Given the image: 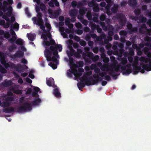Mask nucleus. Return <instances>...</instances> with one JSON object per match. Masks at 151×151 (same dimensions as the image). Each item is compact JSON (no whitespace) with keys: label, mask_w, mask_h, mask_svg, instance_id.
I'll return each mask as SVG.
<instances>
[{"label":"nucleus","mask_w":151,"mask_h":151,"mask_svg":"<svg viewBox=\"0 0 151 151\" xmlns=\"http://www.w3.org/2000/svg\"><path fill=\"white\" fill-rule=\"evenodd\" d=\"M40 7L42 11L44 10L45 9V6L43 4L40 3Z\"/></svg>","instance_id":"obj_42"},{"label":"nucleus","mask_w":151,"mask_h":151,"mask_svg":"<svg viewBox=\"0 0 151 151\" xmlns=\"http://www.w3.org/2000/svg\"><path fill=\"white\" fill-rule=\"evenodd\" d=\"M80 19V21L82 22V23L84 25H86L88 24V21L87 20L84 19L83 18H81V19Z\"/></svg>","instance_id":"obj_36"},{"label":"nucleus","mask_w":151,"mask_h":151,"mask_svg":"<svg viewBox=\"0 0 151 151\" xmlns=\"http://www.w3.org/2000/svg\"><path fill=\"white\" fill-rule=\"evenodd\" d=\"M70 50H67V53L68 56H73L74 55V50L71 48V47L69 48Z\"/></svg>","instance_id":"obj_27"},{"label":"nucleus","mask_w":151,"mask_h":151,"mask_svg":"<svg viewBox=\"0 0 151 151\" xmlns=\"http://www.w3.org/2000/svg\"><path fill=\"white\" fill-rule=\"evenodd\" d=\"M127 33L126 31H122L120 32L119 34L121 35L124 36L127 35Z\"/></svg>","instance_id":"obj_46"},{"label":"nucleus","mask_w":151,"mask_h":151,"mask_svg":"<svg viewBox=\"0 0 151 151\" xmlns=\"http://www.w3.org/2000/svg\"><path fill=\"white\" fill-rule=\"evenodd\" d=\"M12 84V82L11 81H8L5 82L4 86H8Z\"/></svg>","instance_id":"obj_40"},{"label":"nucleus","mask_w":151,"mask_h":151,"mask_svg":"<svg viewBox=\"0 0 151 151\" xmlns=\"http://www.w3.org/2000/svg\"><path fill=\"white\" fill-rule=\"evenodd\" d=\"M19 24L16 22L12 26L10 32L11 35H12V37L9 40V41L10 42H14L17 38L16 33L13 29H14L16 31H17L19 29Z\"/></svg>","instance_id":"obj_7"},{"label":"nucleus","mask_w":151,"mask_h":151,"mask_svg":"<svg viewBox=\"0 0 151 151\" xmlns=\"http://www.w3.org/2000/svg\"><path fill=\"white\" fill-rule=\"evenodd\" d=\"M137 55H141L142 54V52L139 50V48L138 50H137Z\"/></svg>","instance_id":"obj_59"},{"label":"nucleus","mask_w":151,"mask_h":151,"mask_svg":"<svg viewBox=\"0 0 151 151\" xmlns=\"http://www.w3.org/2000/svg\"><path fill=\"white\" fill-rule=\"evenodd\" d=\"M69 62L70 67L71 68L72 71L75 77L76 78L80 77L81 76V73H78L76 71V69H75L76 68V64L73 63V58H69Z\"/></svg>","instance_id":"obj_11"},{"label":"nucleus","mask_w":151,"mask_h":151,"mask_svg":"<svg viewBox=\"0 0 151 151\" xmlns=\"http://www.w3.org/2000/svg\"><path fill=\"white\" fill-rule=\"evenodd\" d=\"M106 22H107L106 24H105L104 22H102L101 23V25L105 30H106L107 29L111 30L109 32L108 34L110 36H112L114 35V33L112 30H113V28L112 26L109 25L110 20L107 19Z\"/></svg>","instance_id":"obj_10"},{"label":"nucleus","mask_w":151,"mask_h":151,"mask_svg":"<svg viewBox=\"0 0 151 151\" xmlns=\"http://www.w3.org/2000/svg\"><path fill=\"white\" fill-rule=\"evenodd\" d=\"M137 28L136 27H134V28H132V29H131V31L130 32L129 31V32H130V33H132V32H136L137 31Z\"/></svg>","instance_id":"obj_57"},{"label":"nucleus","mask_w":151,"mask_h":151,"mask_svg":"<svg viewBox=\"0 0 151 151\" xmlns=\"http://www.w3.org/2000/svg\"><path fill=\"white\" fill-rule=\"evenodd\" d=\"M16 55L17 57H22L24 55V53L23 52H22L21 51H19L16 53Z\"/></svg>","instance_id":"obj_38"},{"label":"nucleus","mask_w":151,"mask_h":151,"mask_svg":"<svg viewBox=\"0 0 151 151\" xmlns=\"http://www.w3.org/2000/svg\"><path fill=\"white\" fill-rule=\"evenodd\" d=\"M46 1H49L48 4L50 7L54 6V4L57 6H59V3L57 0H46Z\"/></svg>","instance_id":"obj_15"},{"label":"nucleus","mask_w":151,"mask_h":151,"mask_svg":"<svg viewBox=\"0 0 151 151\" xmlns=\"http://www.w3.org/2000/svg\"><path fill=\"white\" fill-rule=\"evenodd\" d=\"M137 3L136 0H130L128 1V4L131 6H135Z\"/></svg>","instance_id":"obj_31"},{"label":"nucleus","mask_w":151,"mask_h":151,"mask_svg":"<svg viewBox=\"0 0 151 151\" xmlns=\"http://www.w3.org/2000/svg\"><path fill=\"white\" fill-rule=\"evenodd\" d=\"M12 91L17 94H20L22 93V91L21 90H14L12 89Z\"/></svg>","instance_id":"obj_44"},{"label":"nucleus","mask_w":151,"mask_h":151,"mask_svg":"<svg viewBox=\"0 0 151 151\" xmlns=\"http://www.w3.org/2000/svg\"><path fill=\"white\" fill-rule=\"evenodd\" d=\"M65 23L66 25H68L70 23V19L69 18H66L65 20Z\"/></svg>","instance_id":"obj_47"},{"label":"nucleus","mask_w":151,"mask_h":151,"mask_svg":"<svg viewBox=\"0 0 151 151\" xmlns=\"http://www.w3.org/2000/svg\"><path fill=\"white\" fill-rule=\"evenodd\" d=\"M6 70L1 66L0 65V72L2 73H5L6 72Z\"/></svg>","instance_id":"obj_39"},{"label":"nucleus","mask_w":151,"mask_h":151,"mask_svg":"<svg viewBox=\"0 0 151 151\" xmlns=\"http://www.w3.org/2000/svg\"><path fill=\"white\" fill-rule=\"evenodd\" d=\"M140 10L139 9H136L134 11L135 13L136 14L138 15L140 13Z\"/></svg>","instance_id":"obj_50"},{"label":"nucleus","mask_w":151,"mask_h":151,"mask_svg":"<svg viewBox=\"0 0 151 151\" xmlns=\"http://www.w3.org/2000/svg\"><path fill=\"white\" fill-rule=\"evenodd\" d=\"M74 39L76 41H79L80 40V38L78 37V36H75L74 37Z\"/></svg>","instance_id":"obj_62"},{"label":"nucleus","mask_w":151,"mask_h":151,"mask_svg":"<svg viewBox=\"0 0 151 151\" xmlns=\"http://www.w3.org/2000/svg\"><path fill=\"white\" fill-rule=\"evenodd\" d=\"M93 54L92 53H87V56L90 58H91L93 61L95 62L98 60L99 58V56L98 55H96L93 57Z\"/></svg>","instance_id":"obj_21"},{"label":"nucleus","mask_w":151,"mask_h":151,"mask_svg":"<svg viewBox=\"0 0 151 151\" xmlns=\"http://www.w3.org/2000/svg\"><path fill=\"white\" fill-rule=\"evenodd\" d=\"M127 62V59L126 58H123L122 59V63L123 65L125 64Z\"/></svg>","instance_id":"obj_45"},{"label":"nucleus","mask_w":151,"mask_h":151,"mask_svg":"<svg viewBox=\"0 0 151 151\" xmlns=\"http://www.w3.org/2000/svg\"><path fill=\"white\" fill-rule=\"evenodd\" d=\"M21 62L22 63L26 64L27 63V61L25 59L23 58L21 60Z\"/></svg>","instance_id":"obj_60"},{"label":"nucleus","mask_w":151,"mask_h":151,"mask_svg":"<svg viewBox=\"0 0 151 151\" xmlns=\"http://www.w3.org/2000/svg\"><path fill=\"white\" fill-rule=\"evenodd\" d=\"M4 35V37L6 39L9 38L10 36V35L9 32L4 33V32L3 30H0V35Z\"/></svg>","instance_id":"obj_26"},{"label":"nucleus","mask_w":151,"mask_h":151,"mask_svg":"<svg viewBox=\"0 0 151 151\" xmlns=\"http://www.w3.org/2000/svg\"><path fill=\"white\" fill-rule=\"evenodd\" d=\"M87 17L89 20H91L92 18L90 12L88 11L86 14Z\"/></svg>","instance_id":"obj_41"},{"label":"nucleus","mask_w":151,"mask_h":151,"mask_svg":"<svg viewBox=\"0 0 151 151\" xmlns=\"http://www.w3.org/2000/svg\"><path fill=\"white\" fill-rule=\"evenodd\" d=\"M60 11L61 10L59 8L57 10L54 12H53L52 10H49V13L50 14V17L52 18H55L59 15Z\"/></svg>","instance_id":"obj_13"},{"label":"nucleus","mask_w":151,"mask_h":151,"mask_svg":"<svg viewBox=\"0 0 151 151\" xmlns=\"http://www.w3.org/2000/svg\"><path fill=\"white\" fill-rule=\"evenodd\" d=\"M87 9L86 8L83 7L80 9V14L78 15V19H81L82 17V16L84 14L85 12L87 11Z\"/></svg>","instance_id":"obj_20"},{"label":"nucleus","mask_w":151,"mask_h":151,"mask_svg":"<svg viewBox=\"0 0 151 151\" xmlns=\"http://www.w3.org/2000/svg\"><path fill=\"white\" fill-rule=\"evenodd\" d=\"M27 36L28 39L32 41H33L35 37V35L34 33H28L27 34Z\"/></svg>","instance_id":"obj_24"},{"label":"nucleus","mask_w":151,"mask_h":151,"mask_svg":"<svg viewBox=\"0 0 151 151\" xmlns=\"http://www.w3.org/2000/svg\"><path fill=\"white\" fill-rule=\"evenodd\" d=\"M2 52H0V58L1 63L2 64H4V65L5 67L6 68L10 67V65H10L9 63H6L4 58L2 56Z\"/></svg>","instance_id":"obj_16"},{"label":"nucleus","mask_w":151,"mask_h":151,"mask_svg":"<svg viewBox=\"0 0 151 151\" xmlns=\"http://www.w3.org/2000/svg\"><path fill=\"white\" fill-rule=\"evenodd\" d=\"M118 5L117 4H115L114 7L112 8L111 10L113 12H116L117 10Z\"/></svg>","instance_id":"obj_35"},{"label":"nucleus","mask_w":151,"mask_h":151,"mask_svg":"<svg viewBox=\"0 0 151 151\" xmlns=\"http://www.w3.org/2000/svg\"><path fill=\"white\" fill-rule=\"evenodd\" d=\"M105 19V15L104 14L101 15L100 17V19L101 20L104 21Z\"/></svg>","instance_id":"obj_54"},{"label":"nucleus","mask_w":151,"mask_h":151,"mask_svg":"<svg viewBox=\"0 0 151 151\" xmlns=\"http://www.w3.org/2000/svg\"><path fill=\"white\" fill-rule=\"evenodd\" d=\"M77 13V11L75 9H73V10H71L70 12V16L71 17H72L73 19L71 20L72 22H74L75 21V16L76 15Z\"/></svg>","instance_id":"obj_17"},{"label":"nucleus","mask_w":151,"mask_h":151,"mask_svg":"<svg viewBox=\"0 0 151 151\" xmlns=\"http://www.w3.org/2000/svg\"><path fill=\"white\" fill-rule=\"evenodd\" d=\"M71 4L73 7H75L77 5V3L76 1H74L71 3Z\"/></svg>","instance_id":"obj_48"},{"label":"nucleus","mask_w":151,"mask_h":151,"mask_svg":"<svg viewBox=\"0 0 151 151\" xmlns=\"http://www.w3.org/2000/svg\"><path fill=\"white\" fill-rule=\"evenodd\" d=\"M97 27V26L94 24H93L91 25V28L93 30H94L96 29Z\"/></svg>","instance_id":"obj_51"},{"label":"nucleus","mask_w":151,"mask_h":151,"mask_svg":"<svg viewBox=\"0 0 151 151\" xmlns=\"http://www.w3.org/2000/svg\"><path fill=\"white\" fill-rule=\"evenodd\" d=\"M9 22L8 21L7 23L4 24V27L6 28H8L9 27Z\"/></svg>","instance_id":"obj_61"},{"label":"nucleus","mask_w":151,"mask_h":151,"mask_svg":"<svg viewBox=\"0 0 151 151\" xmlns=\"http://www.w3.org/2000/svg\"><path fill=\"white\" fill-rule=\"evenodd\" d=\"M138 60L141 62H142L145 63L150 60L149 58H146L144 57H142L139 58L138 57L136 56L134 58V63L133 65L134 68L138 70V71H140L142 73H144V69L148 71L151 70V61L150 62L148 65H145L143 63H142L140 64V67H137V65Z\"/></svg>","instance_id":"obj_3"},{"label":"nucleus","mask_w":151,"mask_h":151,"mask_svg":"<svg viewBox=\"0 0 151 151\" xmlns=\"http://www.w3.org/2000/svg\"><path fill=\"white\" fill-rule=\"evenodd\" d=\"M54 93L56 97H59L60 96V93L57 89L55 88V89Z\"/></svg>","instance_id":"obj_34"},{"label":"nucleus","mask_w":151,"mask_h":151,"mask_svg":"<svg viewBox=\"0 0 151 151\" xmlns=\"http://www.w3.org/2000/svg\"><path fill=\"white\" fill-rule=\"evenodd\" d=\"M31 109L30 105L28 104H26L22 106L17 108L14 107L10 108L9 110L12 112L17 111L18 112H21L29 110Z\"/></svg>","instance_id":"obj_8"},{"label":"nucleus","mask_w":151,"mask_h":151,"mask_svg":"<svg viewBox=\"0 0 151 151\" xmlns=\"http://www.w3.org/2000/svg\"><path fill=\"white\" fill-rule=\"evenodd\" d=\"M34 2H36L37 5H35L36 12L38 13L37 15V18L36 17L32 18V20L37 25L40 26V28L42 29L45 34H43L41 36V38L43 39V44L47 46H49L50 45H54L55 41L51 40V35L49 32H46L45 30V27L44 25V22L41 18L42 14L39 12L40 11L38 5L40 3V0H33Z\"/></svg>","instance_id":"obj_1"},{"label":"nucleus","mask_w":151,"mask_h":151,"mask_svg":"<svg viewBox=\"0 0 151 151\" xmlns=\"http://www.w3.org/2000/svg\"><path fill=\"white\" fill-rule=\"evenodd\" d=\"M111 59L112 61V65L109 66L107 64H105L101 67V69L104 71H109L110 73H112L114 71H118L119 70V66L116 65V61L115 58L111 57Z\"/></svg>","instance_id":"obj_4"},{"label":"nucleus","mask_w":151,"mask_h":151,"mask_svg":"<svg viewBox=\"0 0 151 151\" xmlns=\"http://www.w3.org/2000/svg\"><path fill=\"white\" fill-rule=\"evenodd\" d=\"M77 33L78 34L81 35L83 33V31L81 30H78L77 31Z\"/></svg>","instance_id":"obj_63"},{"label":"nucleus","mask_w":151,"mask_h":151,"mask_svg":"<svg viewBox=\"0 0 151 151\" xmlns=\"http://www.w3.org/2000/svg\"><path fill=\"white\" fill-rule=\"evenodd\" d=\"M92 72L91 71H88L84 74L83 76L80 79L81 81L82 82H84L87 85H93L96 83L99 79L97 77L94 76L96 78V81H91L92 77L91 75Z\"/></svg>","instance_id":"obj_5"},{"label":"nucleus","mask_w":151,"mask_h":151,"mask_svg":"<svg viewBox=\"0 0 151 151\" xmlns=\"http://www.w3.org/2000/svg\"><path fill=\"white\" fill-rule=\"evenodd\" d=\"M80 45L82 46H84L86 44V42L84 41H81L80 42Z\"/></svg>","instance_id":"obj_49"},{"label":"nucleus","mask_w":151,"mask_h":151,"mask_svg":"<svg viewBox=\"0 0 151 151\" xmlns=\"http://www.w3.org/2000/svg\"><path fill=\"white\" fill-rule=\"evenodd\" d=\"M54 82V81L53 78H50L47 80V84L49 86H51Z\"/></svg>","instance_id":"obj_29"},{"label":"nucleus","mask_w":151,"mask_h":151,"mask_svg":"<svg viewBox=\"0 0 151 151\" xmlns=\"http://www.w3.org/2000/svg\"><path fill=\"white\" fill-rule=\"evenodd\" d=\"M49 65L52 67L54 69H56L57 67V65L52 63H50L49 64Z\"/></svg>","instance_id":"obj_43"},{"label":"nucleus","mask_w":151,"mask_h":151,"mask_svg":"<svg viewBox=\"0 0 151 151\" xmlns=\"http://www.w3.org/2000/svg\"><path fill=\"white\" fill-rule=\"evenodd\" d=\"M149 49L148 47H145L144 48L145 53L147 55L148 57H151V52H149Z\"/></svg>","instance_id":"obj_30"},{"label":"nucleus","mask_w":151,"mask_h":151,"mask_svg":"<svg viewBox=\"0 0 151 151\" xmlns=\"http://www.w3.org/2000/svg\"><path fill=\"white\" fill-rule=\"evenodd\" d=\"M128 59L130 62L132 63L133 60V58L131 56H129L128 57Z\"/></svg>","instance_id":"obj_64"},{"label":"nucleus","mask_w":151,"mask_h":151,"mask_svg":"<svg viewBox=\"0 0 151 151\" xmlns=\"http://www.w3.org/2000/svg\"><path fill=\"white\" fill-rule=\"evenodd\" d=\"M146 26L145 24H142V26L141 27V28L140 29L139 31L140 32L142 33V29H144L147 30V32H148V34L149 35H151V29H150L149 30L148 29H146Z\"/></svg>","instance_id":"obj_22"},{"label":"nucleus","mask_w":151,"mask_h":151,"mask_svg":"<svg viewBox=\"0 0 151 151\" xmlns=\"http://www.w3.org/2000/svg\"><path fill=\"white\" fill-rule=\"evenodd\" d=\"M76 26L77 27L79 28H81L82 27L81 24L79 22L76 23Z\"/></svg>","instance_id":"obj_55"},{"label":"nucleus","mask_w":151,"mask_h":151,"mask_svg":"<svg viewBox=\"0 0 151 151\" xmlns=\"http://www.w3.org/2000/svg\"><path fill=\"white\" fill-rule=\"evenodd\" d=\"M62 49V46L60 45H55V47L51 46L50 48L46 47V50L45 51V55L47 58V61L52 60L54 61L56 64H58L57 59L59 58L58 52L57 50L59 51H61Z\"/></svg>","instance_id":"obj_2"},{"label":"nucleus","mask_w":151,"mask_h":151,"mask_svg":"<svg viewBox=\"0 0 151 151\" xmlns=\"http://www.w3.org/2000/svg\"><path fill=\"white\" fill-rule=\"evenodd\" d=\"M95 1L92 0V1L88 3V5L90 7H93V9L94 11L98 12L99 11V9L98 7V5L95 3Z\"/></svg>","instance_id":"obj_12"},{"label":"nucleus","mask_w":151,"mask_h":151,"mask_svg":"<svg viewBox=\"0 0 151 151\" xmlns=\"http://www.w3.org/2000/svg\"><path fill=\"white\" fill-rule=\"evenodd\" d=\"M76 68L75 69H76V71L78 73H81V75H82V73L84 71V70L81 68H78V67H82L83 65V63L82 61H80L77 63V64H76Z\"/></svg>","instance_id":"obj_14"},{"label":"nucleus","mask_w":151,"mask_h":151,"mask_svg":"<svg viewBox=\"0 0 151 151\" xmlns=\"http://www.w3.org/2000/svg\"><path fill=\"white\" fill-rule=\"evenodd\" d=\"M45 25L46 27L48 28V31L51 29V27L50 24L47 22V18H45Z\"/></svg>","instance_id":"obj_32"},{"label":"nucleus","mask_w":151,"mask_h":151,"mask_svg":"<svg viewBox=\"0 0 151 151\" xmlns=\"http://www.w3.org/2000/svg\"><path fill=\"white\" fill-rule=\"evenodd\" d=\"M99 50V48L97 47H96L94 48L93 50V52L95 53H97L98 52Z\"/></svg>","instance_id":"obj_52"},{"label":"nucleus","mask_w":151,"mask_h":151,"mask_svg":"<svg viewBox=\"0 0 151 151\" xmlns=\"http://www.w3.org/2000/svg\"><path fill=\"white\" fill-rule=\"evenodd\" d=\"M66 42L69 48L70 47L71 45L73 44V41L70 40H67Z\"/></svg>","instance_id":"obj_37"},{"label":"nucleus","mask_w":151,"mask_h":151,"mask_svg":"<svg viewBox=\"0 0 151 151\" xmlns=\"http://www.w3.org/2000/svg\"><path fill=\"white\" fill-rule=\"evenodd\" d=\"M118 18L120 19L119 23L122 26L124 25L125 22L126 20L125 16L123 14H120L118 16Z\"/></svg>","instance_id":"obj_18"},{"label":"nucleus","mask_w":151,"mask_h":151,"mask_svg":"<svg viewBox=\"0 0 151 151\" xmlns=\"http://www.w3.org/2000/svg\"><path fill=\"white\" fill-rule=\"evenodd\" d=\"M106 1L107 3V5L105 7L106 9V12L107 14L108 15L110 14L109 13V10H110L111 4V0H105Z\"/></svg>","instance_id":"obj_19"},{"label":"nucleus","mask_w":151,"mask_h":151,"mask_svg":"<svg viewBox=\"0 0 151 151\" xmlns=\"http://www.w3.org/2000/svg\"><path fill=\"white\" fill-rule=\"evenodd\" d=\"M3 4L4 6L2 7L3 11L5 12L6 11L8 10V12L6 14H4V15H3L2 17L6 21H9V19L7 17H10L11 15L12 8L11 6H9V9L6 6L7 3L6 1H4V2Z\"/></svg>","instance_id":"obj_9"},{"label":"nucleus","mask_w":151,"mask_h":151,"mask_svg":"<svg viewBox=\"0 0 151 151\" xmlns=\"http://www.w3.org/2000/svg\"><path fill=\"white\" fill-rule=\"evenodd\" d=\"M59 30L61 32V35L64 38H68V35L64 32V28L63 27H59Z\"/></svg>","instance_id":"obj_23"},{"label":"nucleus","mask_w":151,"mask_h":151,"mask_svg":"<svg viewBox=\"0 0 151 151\" xmlns=\"http://www.w3.org/2000/svg\"><path fill=\"white\" fill-rule=\"evenodd\" d=\"M106 4L104 2H102L100 4V6L102 7H106Z\"/></svg>","instance_id":"obj_53"},{"label":"nucleus","mask_w":151,"mask_h":151,"mask_svg":"<svg viewBox=\"0 0 151 151\" xmlns=\"http://www.w3.org/2000/svg\"><path fill=\"white\" fill-rule=\"evenodd\" d=\"M132 19H135L137 21V22H145L146 21V19L145 18H144L142 16L141 17L139 18V21H138L137 17H132Z\"/></svg>","instance_id":"obj_25"},{"label":"nucleus","mask_w":151,"mask_h":151,"mask_svg":"<svg viewBox=\"0 0 151 151\" xmlns=\"http://www.w3.org/2000/svg\"><path fill=\"white\" fill-rule=\"evenodd\" d=\"M26 81L29 83H32V81L29 78H25Z\"/></svg>","instance_id":"obj_58"},{"label":"nucleus","mask_w":151,"mask_h":151,"mask_svg":"<svg viewBox=\"0 0 151 151\" xmlns=\"http://www.w3.org/2000/svg\"><path fill=\"white\" fill-rule=\"evenodd\" d=\"M145 41L147 42L145 43V45L148 46L149 45V42L151 40V38L150 37H147L145 38Z\"/></svg>","instance_id":"obj_33"},{"label":"nucleus","mask_w":151,"mask_h":151,"mask_svg":"<svg viewBox=\"0 0 151 151\" xmlns=\"http://www.w3.org/2000/svg\"><path fill=\"white\" fill-rule=\"evenodd\" d=\"M15 43L17 45L22 46L24 45V42L22 39L19 38L16 40Z\"/></svg>","instance_id":"obj_28"},{"label":"nucleus","mask_w":151,"mask_h":151,"mask_svg":"<svg viewBox=\"0 0 151 151\" xmlns=\"http://www.w3.org/2000/svg\"><path fill=\"white\" fill-rule=\"evenodd\" d=\"M12 93L11 92H8L7 95H5L4 97L3 101L2 103L0 101V106L2 107H7L9 106L10 102L13 100V97L12 96H12Z\"/></svg>","instance_id":"obj_6"},{"label":"nucleus","mask_w":151,"mask_h":151,"mask_svg":"<svg viewBox=\"0 0 151 151\" xmlns=\"http://www.w3.org/2000/svg\"><path fill=\"white\" fill-rule=\"evenodd\" d=\"M109 58L106 57H105L103 59L104 62L106 63H108L109 61Z\"/></svg>","instance_id":"obj_56"}]
</instances>
